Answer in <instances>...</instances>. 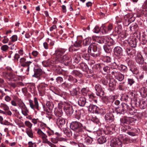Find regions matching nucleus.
<instances>
[{
    "label": "nucleus",
    "instance_id": "nucleus-43",
    "mask_svg": "<svg viewBox=\"0 0 147 147\" xmlns=\"http://www.w3.org/2000/svg\"><path fill=\"white\" fill-rule=\"evenodd\" d=\"M128 113L131 115H133L137 112V110L134 107L130 108L129 107L127 111Z\"/></svg>",
    "mask_w": 147,
    "mask_h": 147
},
{
    "label": "nucleus",
    "instance_id": "nucleus-35",
    "mask_svg": "<svg viewBox=\"0 0 147 147\" xmlns=\"http://www.w3.org/2000/svg\"><path fill=\"white\" fill-rule=\"evenodd\" d=\"M138 26L135 23H133L130 27V30L133 32H134L138 30Z\"/></svg>",
    "mask_w": 147,
    "mask_h": 147
},
{
    "label": "nucleus",
    "instance_id": "nucleus-61",
    "mask_svg": "<svg viewBox=\"0 0 147 147\" xmlns=\"http://www.w3.org/2000/svg\"><path fill=\"white\" fill-rule=\"evenodd\" d=\"M101 81L102 83L104 85H106L108 83V79L106 78L102 79Z\"/></svg>",
    "mask_w": 147,
    "mask_h": 147
},
{
    "label": "nucleus",
    "instance_id": "nucleus-46",
    "mask_svg": "<svg viewBox=\"0 0 147 147\" xmlns=\"http://www.w3.org/2000/svg\"><path fill=\"white\" fill-rule=\"evenodd\" d=\"M80 68L82 70L85 71L88 69V66L87 65L84 63H82L80 64Z\"/></svg>",
    "mask_w": 147,
    "mask_h": 147
},
{
    "label": "nucleus",
    "instance_id": "nucleus-10",
    "mask_svg": "<svg viewBox=\"0 0 147 147\" xmlns=\"http://www.w3.org/2000/svg\"><path fill=\"white\" fill-rule=\"evenodd\" d=\"M29 102L30 106L32 109L34 110H39L38 103L36 98L35 97L34 98V101L31 100H29Z\"/></svg>",
    "mask_w": 147,
    "mask_h": 147
},
{
    "label": "nucleus",
    "instance_id": "nucleus-47",
    "mask_svg": "<svg viewBox=\"0 0 147 147\" xmlns=\"http://www.w3.org/2000/svg\"><path fill=\"white\" fill-rule=\"evenodd\" d=\"M82 59H84L86 61H88L90 59V57L88 54H84L82 55Z\"/></svg>",
    "mask_w": 147,
    "mask_h": 147
},
{
    "label": "nucleus",
    "instance_id": "nucleus-16",
    "mask_svg": "<svg viewBox=\"0 0 147 147\" xmlns=\"http://www.w3.org/2000/svg\"><path fill=\"white\" fill-rule=\"evenodd\" d=\"M82 41L80 40H77L76 41L73 45H72L69 47V51L70 52L73 51H76L78 50V49H76L74 47H79L81 46V43Z\"/></svg>",
    "mask_w": 147,
    "mask_h": 147
},
{
    "label": "nucleus",
    "instance_id": "nucleus-19",
    "mask_svg": "<svg viewBox=\"0 0 147 147\" xmlns=\"http://www.w3.org/2000/svg\"><path fill=\"white\" fill-rule=\"evenodd\" d=\"M115 32L117 33V35H120V36L122 38H125L126 36V34H123L124 32L122 30V27L121 26H118L115 28Z\"/></svg>",
    "mask_w": 147,
    "mask_h": 147
},
{
    "label": "nucleus",
    "instance_id": "nucleus-56",
    "mask_svg": "<svg viewBox=\"0 0 147 147\" xmlns=\"http://www.w3.org/2000/svg\"><path fill=\"white\" fill-rule=\"evenodd\" d=\"M46 106L48 109L50 110H52L53 108V105L52 103L48 101L46 103Z\"/></svg>",
    "mask_w": 147,
    "mask_h": 147
},
{
    "label": "nucleus",
    "instance_id": "nucleus-51",
    "mask_svg": "<svg viewBox=\"0 0 147 147\" xmlns=\"http://www.w3.org/2000/svg\"><path fill=\"white\" fill-rule=\"evenodd\" d=\"M22 113L24 116H26L28 115V113L29 112L26 107H25L24 108L21 109Z\"/></svg>",
    "mask_w": 147,
    "mask_h": 147
},
{
    "label": "nucleus",
    "instance_id": "nucleus-53",
    "mask_svg": "<svg viewBox=\"0 0 147 147\" xmlns=\"http://www.w3.org/2000/svg\"><path fill=\"white\" fill-rule=\"evenodd\" d=\"M125 88L124 82H121L119 83L118 86V88L120 90H124Z\"/></svg>",
    "mask_w": 147,
    "mask_h": 147
},
{
    "label": "nucleus",
    "instance_id": "nucleus-36",
    "mask_svg": "<svg viewBox=\"0 0 147 147\" xmlns=\"http://www.w3.org/2000/svg\"><path fill=\"white\" fill-rule=\"evenodd\" d=\"M92 141V138L88 136L86 137L84 139V143L88 145L91 144Z\"/></svg>",
    "mask_w": 147,
    "mask_h": 147
},
{
    "label": "nucleus",
    "instance_id": "nucleus-3",
    "mask_svg": "<svg viewBox=\"0 0 147 147\" xmlns=\"http://www.w3.org/2000/svg\"><path fill=\"white\" fill-rule=\"evenodd\" d=\"M19 63L20 65L24 67L23 69L26 70L27 74H28L30 69L32 68L34 65L32 62L30 61H26V58L22 57L20 59ZM22 70H23V69Z\"/></svg>",
    "mask_w": 147,
    "mask_h": 147
},
{
    "label": "nucleus",
    "instance_id": "nucleus-22",
    "mask_svg": "<svg viewBox=\"0 0 147 147\" xmlns=\"http://www.w3.org/2000/svg\"><path fill=\"white\" fill-rule=\"evenodd\" d=\"M119 137L122 143L124 144H128L131 143L132 142L131 140L123 136L122 135H120Z\"/></svg>",
    "mask_w": 147,
    "mask_h": 147
},
{
    "label": "nucleus",
    "instance_id": "nucleus-21",
    "mask_svg": "<svg viewBox=\"0 0 147 147\" xmlns=\"http://www.w3.org/2000/svg\"><path fill=\"white\" fill-rule=\"evenodd\" d=\"M65 51L64 49H59L55 51L56 58L58 61H59L60 58L62 57V55L64 54Z\"/></svg>",
    "mask_w": 147,
    "mask_h": 147
},
{
    "label": "nucleus",
    "instance_id": "nucleus-38",
    "mask_svg": "<svg viewBox=\"0 0 147 147\" xmlns=\"http://www.w3.org/2000/svg\"><path fill=\"white\" fill-rule=\"evenodd\" d=\"M98 142L100 144H102L106 141V139L105 137L104 136H100L99 138L98 139Z\"/></svg>",
    "mask_w": 147,
    "mask_h": 147
},
{
    "label": "nucleus",
    "instance_id": "nucleus-33",
    "mask_svg": "<svg viewBox=\"0 0 147 147\" xmlns=\"http://www.w3.org/2000/svg\"><path fill=\"white\" fill-rule=\"evenodd\" d=\"M109 87L111 90H113L115 87L116 82L113 79H111L109 83Z\"/></svg>",
    "mask_w": 147,
    "mask_h": 147
},
{
    "label": "nucleus",
    "instance_id": "nucleus-13",
    "mask_svg": "<svg viewBox=\"0 0 147 147\" xmlns=\"http://www.w3.org/2000/svg\"><path fill=\"white\" fill-rule=\"evenodd\" d=\"M5 77L9 81H16L18 80V77L12 73H5Z\"/></svg>",
    "mask_w": 147,
    "mask_h": 147
},
{
    "label": "nucleus",
    "instance_id": "nucleus-23",
    "mask_svg": "<svg viewBox=\"0 0 147 147\" xmlns=\"http://www.w3.org/2000/svg\"><path fill=\"white\" fill-rule=\"evenodd\" d=\"M135 60L136 62L140 65H142L144 63L143 58L141 55L140 53L137 54L136 56Z\"/></svg>",
    "mask_w": 147,
    "mask_h": 147
},
{
    "label": "nucleus",
    "instance_id": "nucleus-20",
    "mask_svg": "<svg viewBox=\"0 0 147 147\" xmlns=\"http://www.w3.org/2000/svg\"><path fill=\"white\" fill-rule=\"evenodd\" d=\"M113 28V25L110 24L107 27H106L104 25H103L101 27V30H102V32L106 33L110 31Z\"/></svg>",
    "mask_w": 147,
    "mask_h": 147
},
{
    "label": "nucleus",
    "instance_id": "nucleus-26",
    "mask_svg": "<svg viewBox=\"0 0 147 147\" xmlns=\"http://www.w3.org/2000/svg\"><path fill=\"white\" fill-rule=\"evenodd\" d=\"M114 63L117 65L119 69L121 72L125 73L127 71V68L126 66L123 64L118 65L116 64L115 62H114Z\"/></svg>",
    "mask_w": 147,
    "mask_h": 147
},
{
    "label": "nucleus",
    "instance_id": "nucleus-27",
    "mask_svg": "<svg viewBox=\"0 0 147 147\" xmlns=\"http://www.w3.org/2000/svg\"><path fill=\"white\" fill-rule=\"evenodd\" d=\"M65 78L69 82H72L73 83H76L77 82V80L76 79L74 78L71 75L66 76L64 75Z\"/></svg>",
    "mask_w": 147,
    "mask_h": 147
},
{
    "label": "nucleus",
    "instance_id": "nucleus-57",
    "mask_svg": "<svg viewBox=\"0 0 147 147\" xmlns=\"http://www.w3.org/2000/svg\"><path fill=\"white\" fill-rule=\"evenodd\" d=\"M103 60L105 62L109 63L111 62V59L110 57L107 56H105L103 57Z\"/></svg>",
    "mask_w": 147,
    "mask_h": 147
},
{
    "label": "nucleus",
    "instance_id": "nucleus-4",
    "mask_svg": "<svg viewBox=\"0 0 147 147\" xmlns=\"http://www.w3.org/2000/svg\"><path fill=\"white\" fill-rule=\"evenodd\" d=\"M136 120L131 117H127L125 118L120 119L121 124L122 125L127 126L128 125H132L133 124Z\"/></svg>",
    "mask_w": 147,
    "mask_h": 147
},
{
    "label": "nucleus",
    "instance_id": "nucleus-24",
    "mask_svg": "<svg viewBox=\"0 0 147 147\" xmlns=\"http://www.w3.org/2000/svg\"><path fill=\"white\" fill-rule=\"evenodd\" d=\"M105 118L107 122H111L113 121L114 116L112 113H109L106 114Z\"/></svg>",
    "mask_w": 147,
    "mask_h": 147
},
{
    "label": "nucleus",
    "instance_id": "nucleus-49",
    "mask_svg": "<svg viewBox=\"0 0 147 147\" xmlns=\"http://www.w3.org/2000/svg\"><path fill=\"white\" fill-rule=\"evenodd\" d=\"M26 133L31 138H33V134L32 130L31 129H27L26 130Z\"/></svg>",
    "mask_w": 147,
    "mask_h": 147
},
{
    "label": "nucleus",
    "instance_id": "nucleus-5",
    "mask_svg": "<svg viewBox=\"0 0 147 147\" xmlns=\"http://www.w3.org/2000/svg\"><path fill=\"white\" fill-rule=\"evenodd\" d=\"M129 106L125 103H122L118 107L115 109V111L117 114H124L127 111Z\"/></svg>",
    "mask_w": 147,
    "mask_h": 147
},
{
    "label": "nucleus",
    "instance_id": "nucleus-12",
    "mask_svg": "<svg viewBox=\"0 0 147 147\" xmlns=\"http://www.w3.org/2000/svg\"><path fill=\"white\" fill-rule=\"evenodd\" d=\"M94 88L96 91V95L100 97L103 96L104 92L101 86L99 84H98L95 85Z\"/></svg>",
    "mask_w": 147,
    "mask_h": 147
},
{
    "label": "nucleus",
    "instance_id": "nucleus-37",
    "mask_svg": "<svg viewBox=\"0 0 147 147\" xmlns=\"http://www.w3.org/2000/svg\"><path fill=\"white\" fill-rule=\"evenodd\" d=\"M54 114L57 117H59V118L61 117L62 115L63 112L62 110L60 109H56L54 111Z\"/></svg>",
    "mask_w": 147,
    "mask_h": 147
},
{
    "label": "nucleus",
    "instance_id": "nucleus-18",
    "mask_svg": "<svg viewBox=\"0 0 147 147\" xmlns=\"http://www.w3.org/2000/svg\"><path fill=\"white\" fill-rule=\"evenodd\" d=\"M114 54L117 56H121L123 55V51L122 48L119 46L115 47L113 49Z\"/></svg>",
    "mask_w": 147,
    "mask_h": 147
},
{
    "label": "nucleus",
    "instance_id": "nucleus-40",
    "mask_svg": "<svg viewBox=\"0 0 147 147\" xmlns=\"http://www.w3.org/2000/svg\"><path fill=\"white\" fill-rule=\"evenodd\" d=\"M17 104L19 107L22 109L26 107L25 104L21 100H17Z\"/></svg>",
    "mask_w": 147,
    "mask_h": 147
},
{
    "label": "nucleus",
    "instance_id": "nucleus-9",
    "mask_svg": "<svg viewBox=\"0 0 147 147\" xmlns=\"http://www.w3.org/2000/svg\"><path fill=\"white\" fill-rule=\"evenodd\" d=\"M59 61L63 63L65 65L68 66L70 65L71 61L67 55H65L60 58Z\"/></svg>",
    "mask_w": 147,
    "mask_h": 147
},
{
    "label": "nucleus",
    "instance_id": "nucleus-17",
    "mask_svg": "<svg viewBox=\"0 0 147 147\" xmlns=\"http://www.w3.org/2000/svg\"><path fill=\"white\" fill-rule=\"evenodd\" d=\"M34 74L32 76L40 79V76L42 74L43 72L42 70L40 68L34 69Z\"/></svg>",
    "mask_w": 147,
    "mask_h": 147
},
{
    "label": "nucleus",
    "instance_id": "nucleus-11",
    "mask_svg": "<svg viewBox=\"0 0 147 147\" xmlns=\"http://www.w3.org/2000/svg\"><path fill=\"white\" fill-rule=\"evenodd\" d=\"M109 37L107 36L100 37H96L94 39L95 41L99 43H105L107 44Z\"/></svg>",
    "mask_w": 147,
    "mask_h": 147
},
{
    "label": "nucleus",
    "instance_id": "nucleus-7",
    "mask_svg": "<svg viewBox=\"0 0 147 147\" xmlns=\"http://www.w3.org/2000/svg\"><path fill=\"white\" fill-rule=\"evenodd\" d=\"M61 107L67 115H71L73 113L74 109L70 105L65 103L62 104Z\"/></svg>",
    "mask_w": 147,
    "mask_h": 147
},
{
    "label": "nucleus",
    "instance_id": "nucleus-41",
    "mask_svg": "<svg viewBox=\"0 0 147 147\" xmlns=\"http://www.w3.org/2000/svg\"><path fill=\"white\" fill-rule=\"evenodd\" d=\"M103 48L105 51L107 53H109L111 51V48L109 45H104Z\"/></svg>",
    "mask_w": 147,
    "mask_h": 147
},
{
    "label": "nucleus",
    "instance_id": "nucleus-42",
    "mask_svg": "<svg viewBox=\"0 0 147 147\" xmlns=\"http://www.w3.org/2000/svg\"><path fill=\"white\" fill-rule=\"evenodd\" d=\"M45 85H43L42 87H40L38 88V91L41 96L45 94Z\"/></svg>",
    "mask_w": 147,
    "mask_h": 147
},
{
    "label": "nucleus",
    "instance_id": "nucleus-50",
    "mask_svg": "<svg viewBox=\"0 0 147 147\" xmlns=\"http://www.w3.org/2000/svg\"><path fill=\"white\" fill-rule=\"evenodd\" d=\"M81 57L80 55L77 54L74 56V59L75 62L76 63H78L80 61Z\"/></svg>",
    "mask_w": 147,
    "mask_h": 147
},
{
    "label": "nucleus",
    "instance_id": "nucleus-29",
    "mask_svg": "<svg viewBox=\"0 0 147 147\" xmlns=\"http://www.w3.org/2000/svg\"><path fill=\"white\" fill-rule=\"evenodd\" d=\"M98 108L97 106L94 105H92L89 108V110L93 113H98Z\"/></svg>",
    "mask_w": 147,
    "mask_h": 147
},
{
    "label": "nucleus",
    "instance_id": "nucleus-44",
    "mask_svg": "<svg viewBox=\"0 0 147 147\" xmlns=\"http://www.w3.org/2000/svg\"><path fill=\"white\" fill-rule=\"evenodd\" d=\"M141 94L144 96H146L147 95V89L144 87L142 88L140 90Z\"/></svg>",
    "mask_w": 147,
    "mask_h": 147
},
{
    "label": "nucleus",
    "instance_id": "nucleus-34",
    "mask_svg": "<svg viewBox=\"0 0 147 147\" xmlns=\"http://www.w3.org/2000/svg\"><path fill=\"white\" fill-rule=\"evenodd\" d=\"M65 123V119L61 117L59 118L57 120V123L58 126H61L64 125Z\"/></svg>",
    "mask_w": 147,
    "mask_h": 147
},
{
    "label": "nucleus",
    "instance_id": "nucleus-54",
    "mask_svg": "<svg viewBox=\"0 0 147 147\" xmlns=\"http://www.w3.org/2000/svg\"><path fill=\"white\" fill-rule=\"evenodd\" d=\"M107 44H108L107 45L110 46H113L115 45V42L113 39L109 37Z\"/></svg>",
    "mask_w": 147,
    "mask_h": 147
},
{
    "label": "nucleus",
    "instance_id": "nucleus-63",
    "mask_svg": "<svg viewBox=\"0 0 147 147\" xmlns=\"http://www.w3.org/2000/svg\"><path fill=\"white\" fill-rule=\"evenodd\" d=\"M100 30H101V28L100 29L98 26H96L94 28L93 30V32L94 33H98Z\"/></svg>",
    "mask_w": 147,
    "mask_h": 147
},
{
    "label": "nucleus",
    "instance_id": "nucleus-62",
    "mask_svg": "<svg viewBox=\"0 0 147 147\" xmlns=\"http://www.w3.org/2000/svg\"><path fill=\"white\" fill-rule=\"evenodd\" d=\"M25 125L29 128L31 129L32 127V124L29 121H26L25 122Z\"/></svg>",
    "mask_w": 147,
    "mask_h": 147
},
{
    "label": "nucleus",
    "instance_id": "nucleus-1",
    "mask_svg": "<svg viewBox=\"0 0 147 147\" xmlns=\"http://www.w3.org/2000/svg\"><path fill=\"white\" fill-rule=\"evenodd\" d=\"M70 128L78 134H83L86 130V127L83 126L80 122L77 121L72 122L70 124Z\"/></svg>",
    "mask_w": 147,
    "mask_h": 147
},
{
    "label": "nucleus",
    "instance_id": "nucleus-6",
    "mask_svg": "<svg viewBox=\"0 0 147 147\" xmlns=\"http://www.w3.org/2000/svg\"><path fill=\"white\" fill-rule=\"evenodd\" d=\"M111 74L116 79L119 81H122L124 78V75L115 69L112 71Z\"/></svg>",
    "mask_w": 147,
    "mask_h": 147
},
{
    "label": "nucleus",
    "instance_id": "nucleus-14",
    "mask_svg": "<svg viewBox=\"0 0 147 147\" xmlns=\"http://www.w3.org/2000/svg\"><path fill=\"white\" fill-rule=\"evenodd\" d=\"M37 133L40 135V137L42 140L43 142L44 143L48 144L50 141H48L47 138V136L40 129L38 130Z\"/></svg>",
    "mask_w": 147,
    "mask_h": 147
},
{
    "label": "nucleus",
    "instance_id": "nucleus-32",
    "mask_svg": "<svg viewBox=\"0 0 147 147\" xmlns=\"http://www.w3.org/2000/svg\"><path fill=\"white\" fill-rule=\"evenodd\" d=\"M86 103V99L83 97H81L78 100V104L80 106H84Z\"/></svg>",
    "mask_w": 147,
    "mask_h": 147
},
{
    "label": "nucleus",
    "instance_id": "nucleus-64",
    "mask_svg": "<svg viewBox=\"0 0 147 147\" xmlns=\"http://www.w3.org/2000/svg\"><path fill=\"white\" fill-rule=\"evenodd\" d=\"M8 46L6 45H4L2 46L1 47V49L3 51H6L8 49Z\"/></svg>",
    "mask_w": 147,
    "mask_h": 147
},
{
    "label": "nucleus",
    "instance_id": "nucleus-30",
    "mask_svg": "<svg viewBox=\"0 0 147 147\" xmlns=\"http://www.w3.org/2000/svg\"><path fill=\"white\" fill-rule=\"evenodd\" d=\"M80 90V88L79 87L73 88L70 91V95L73 96H76Z\"/></svg>",
    "mask_w": 147,
    "mask_h": 147
},
{
    "label": "nucleus",
    "instance_id": "nucleus-60",
    "mask_svg": "<svg viewBox=\"0 0 147 147\" xmlns=\"http://www.w3.org/2000/svg\"><path fill=\"white\" fill-rule=\"evenodd\" d=\"M51 142L53 144H57L58 143V139L57 138H51Z\"/></svg>",
    "mask_w": 147,
    "mask_h": 147
},
{
    "label": "nucleus",
    "instance_id": "nucleus-2",
    "mask_svg": "<svg viewBox=\"0 0 147 147\" xmlns=\"http://www.w3.org/2000/svg\"><path fill=\"white\" fill-rule=\"evenodd\" d=\"M98 49H99L98 44L96 43H93L89 46L88 51L90 55L96 57L99 56L100 54Z\"/></svg>",
    "mask_w": 147,
    "mask_h": 147
},
{
    "label": "nucleus",
    "instance_id": "nucleus-15",
    "mask_svg": "<svg viewBox=\"0 0 147 147\" xmlns=\"http://www.w3.org/2000/svg\"><path fill=\"white\" fill-rule=\"evenodd\" d=\"M91 41V38L90 37H88L84 39L83 41V46L82 47V51L83 52H85L87 50V48H84V47H86L90 45Z\"/></svg>",
    "mask_w": 147,
    "mask_h": 147
},
{
    "label": "nucleus",
    "instance_id": "nucleus-28",
    "mask_svg": "<svg viewBox=\"0 0 147 147\" xmlns=\"http://www.w3.org/2000/svg\"><path fill=\"white\" fill-rule=\"evenodd\" d=\"M73 84L70 83H67L65 82L62 84L61 86L65 89H67L70 88L72 87Z\"/></svg>",
    "mask_w": 147,
    "mask_h": 147
},
{
    "label": "nucleus",
    "instance_id": "nucleus-31",
    "mask_svg": "<svg viewBox=\"0 0 147 147\" xmlns=\"http://www.w3.org/2000/svg\"><path fill=\"white\" fill-rule=\"evenodd\" d=\"M136 39L135 38H133L131 40H128V44L129 45L133 48H135L136 46Z\"/></svg>",
    "mask_w": 147,
    "mask_h": 147
},
{
    "label": "nucleus",
    "instance_id": "nucleus-39",
    "mask_svg": "<svg viewBox=\"0 0 147 147\" xmlns=\"http://www.w3.org/2000/svg\"><path fill=\"white\" fill-rule=\"evenodd\" d=\"M126 51L127 54L130 57L132 56L135 53V51L132 48H127L126 49Z\"/></svg>",
    "mask_w": 147,
    "mask_h": 147
},
{
    "label": "nucleus",
    "instance_id": "nucleus-48",
    "mask_svg": "<svg viewBox=\"0 0 147 147\" xmlns=\"http://www.w3.org/2000/svg\"><path fill=\"white\" fill-rule=\"evenodd\" d=\"M64 133L68 137H70L71 135V131L70 130L65 129L63 130Z\"/></svg>",
    "mask_w": 147,
    "mask_h": 147
},
{
    "label": "nucleus",
    "instance_id": "nucleus-58",
    "mask_svg": "<svg viewBox=\"0 0 147 147\" xmlns=\"http://www.w3.org/2000/svg\"><path fill=\"white\" fill-rule=\"evenodd\" d=\"M146 36L143 35L140 38L141 41L142 42V44L143 45H145L147 42V40L145 37Z\"/></svg>",
    "mask_w": 147,
    "mask_h": 147
},
{
    "label": "nucleus",
    "instance_id": "nucleus-45",
    "mask_svg": "<svg viewBox=\"0 0 147 147\" xmlns=\"http://www.w3.org/2000/svg\"><path fill=\"white\" fill-rule=\"evenodd\" d=\"M0 107L5 111H7L9 109V107L5 104L1 103L0 105Z\"/></svg>",
    "mask_w": 147,
    "mask_h": 147
},
{
    "label": "nucleus",
    "instance_id": "nucleus-52",
    "mask_svg": "<svg viewBox=\"0 0 147 147\" xmlns=\"http://www.w3.org/2000/svg\"><path fill=\"white\" fill-rule=\"evenodd\" d=\"M75 113H76L75 114V117L76 118L79 119L81 118V114L80 111L79 110H76Z\"/></svg>",
    "mask_w": 147,
    "mask_h": 147
},
{
    "label": "nucleus",
    "instance_id": "nucleus-55",
    "mask_svg": "<svg viewBox=\"0 0 147 147\" xmlns=\"http://www.w3.org/2000/svg\"><path fill=\"white\" fill-rule=\"evenodd\" d=\"M116 96H110L108 97L109 103H113L114 101L116 98Z\"/></svg>",
    "mask_w": 147,
    "mask_h": 147
},
{
    "label": "nucleus",
    "instance_id": "nucleus-59",
    "mask_svg": "<svg viewBox=\"0 0 147 147\" xmlns=\"http://www.w3.org/2000/svg\"><path fill=\"white\" fill-rule=\"evenodd\" d=\"M128 130L127 131H128L134 132L136 133H137L138 132L137 130L135 128H133L131 127H128Z\"/></svg>",
    "mask_w": 147,
    "mask_h": 147
},
{
    "label": "nucleus",
    "instance_id": "nucleus-25",
    "mask_svg": "<svg viewBox=\"0 0 147 147\" xmlns=\"http://www.w3.org/2000/svg\"><path fill=\"white\" fill-rule=\"evenodd\" d=\"M128 65H129V70L132 73L135 74H137L139 73V71L136 66L132 64L129 65L128 63Z\"/></svg>",
    "mask_w": 147,
    "mask_h": 147
},
{
    "label": "nucleus",
    "instance_id": "nucleus-8",
    "mask_svg": "<svg viewBox=\"0 0 147 147\" xmlns=\"http://www.w3.org/2000/svg\"><path fill=\"white\" fill-rule=\"evenodd\" d=\"M110 145L111 147H122V143L119 138H114L111 141Z\"/></svg>",
    "mask_w": 147,
    "mask_h": 147
}]
</instances>
